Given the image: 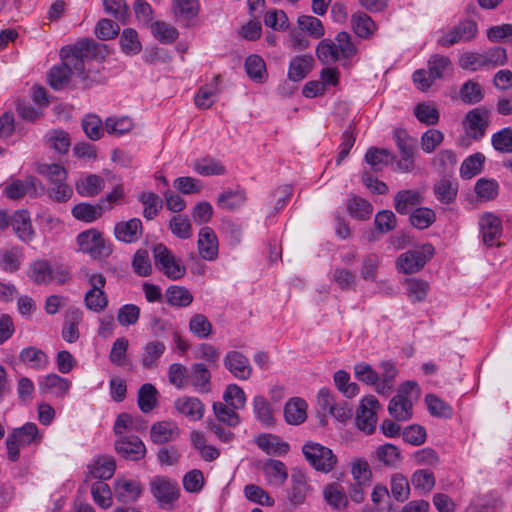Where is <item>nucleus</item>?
<instances>
[{"label":"nucleus","mask_w":512,"mask_h":512,"mask_svg":"<svg viewBox=\"0 0 512 512\" xmlns=\"http://www.w3.org/2000/svg\"><path fill=\"white\" fill-rule=\"evenodd\" d=\"M105 46L90 39H82L74 45L62 47L59 53L61 63L54 65L48 73L49 85L54 90H62L72 81L82 88H89L92 81L85 69V59L96 56Z\"/></svg>","instance_id":"f257e3e1"},{"label":"nucleus","mask_w":512,"mask_h":512,"mask_svg":"<svg viewBox=\"0 0 512 512\" xmlns=\"http://www.w3.org/2000/svg\"><path fill=\"white\" fill-rule=\"evenodd\" d=\"M41 441L42 435L33 422H27L21 427L12 429L5 440L8 459L11 462H17L20 458L21 448L38 445Z\"/></svg>","instance_id":"f03ea898"},{"label":"nucleus","mask_w":512,"mask_h":512,"mask_svg":"<svg viewBox=\"0 0 512 512\" xmlns=\"http://www.w3.org/2000/svg\"><path fill=\"white\" fill-rule=\"evenodd\" d=\"M149 489L159 507L164 510H172L180 496L177 481L168 476L157 475L151 478Z\"/></svg>","instance_id":"7ed1b4c3"},{"label":"nucleus","mask_w":512,"mask_h":512,"mask_svg":"<svg viewBox=\"0 0 512 512\" xmlns=\"http://www.w3.org/2000/svg\"><path fill=\"white\" fill-rule=\"evenodd\" d=\"M156 267L169 279L178 280L185 275L186 268L180 259H177L163 244H156L153 248Z\"/></svg>","instance_id":"20e7f679"},{"label":"nucleus","mask_w":512,"mask_h":512,"mask_svg":"<svg viewBox=\"0 0 512 512\" xmlns=\"http://www.w3.org/2000/svg\"><path fill=\"white\" fill-rule=\"evenodd\" d=\"M302 451L306 460L318 471L329 472L337 463V458L332 450L319 443H306Z\"/></svg>","instance_id":"39448f33"},{"label":"nucleus","mask_w":512,"mask_h":512,"mask_svg":"<svg viewBox=\"0 0 512 512\" xmlns=\"http://www.w3.org/2000/svg\"><path fill=\"white\" fill-rule=\"evenodd\" d=\"M434 254L431 244L401 254L397 259V268L405 274L418 272Z\"/></svg>","instance_id":"423d86ee"},{"label":"nucleus","mask_w":512,"mask_h":512,"mask_svg":"<svg viewBox=\"0 0 512 512\" xmlns=\"http://www.w3.org/2000/svg\"><path fill=\"white\" fill-rule=\"evenodd\" d=\"M77 243L82 252L89 254L95 259L106 258L112 252L101 233L95 229L80 233L77 237Z\"/></svg>","instance_id":"0eeeda50"},{"label":"nucleus","mask_w":512,"mask_h":512,"mask_svg":"<svg viewBox=\"0 0 512 512\" xmlns=\"http://www.w3.org/2000/svg\"><path fill=\"white\" fill-rule=\"evenodd\" d=\"M417 388L415 382L408 381L401 385L397 395H395L388 405L389 414L397 421H407L412 417V402L408 394Z\"/></svg>","instance_id":"6e6552de"},{"label":"nucleus","mask_w":512,"mask_h":512,"mask_svg":"<svg viewBox=\"0 0 512 512\" xmlns=\"http://www.w3.org/2000/svg\"><path fill=\"white\" fill-rule=\"evenodd\" d=\"M477 33L478 27L476 22L465 20L443 32L437 39V43L442 47H450L460 42L472 41Z\"/></svg>","instance_id":"1a4fd4ad"},{"label":"nucleus","mask_w":512,"mask_h":512,"mask_svg":"<svg viewBox=\"0 0 512 512\" xmlns=\"http://www.w3.org/2000/svg\"><path fill=\"white\" fill-rule=\"evenodd\" d=\"M380 408L381 405L374 395L364 397L360 402L356 414L357 427L367 434L374 432L377 422V412Z\"/></svg>","instance_id":"9d476101"},{"label":"nucleus","mask_w":512,"mask_h":512,"mask_svg":"<svg viewBox=\"0 0 512 512\" xmlns=\"http://www.w3.org/2000/svg\"><path fill=\"white\" fill-rule=\"evenodd\" d=\"M479 226L483 243L488 246H501L502 221L493 213H484L479 219Z\"/></svg>","instance_id":"9b49d317"},{"label":"nucleus","mask_w":512,"mask_h":512,"mask_svg":"<svg viewBox=\"0 0 512 512\" xmlns=\"http://www.w3.org/2000/svg\"><path fill=\"white\" fill-rule=\"evenodd\" d=\"M306 476L301 471H293L291 485L287 489V500L292 508H298L306 502L311 493Z\"/></svg>","instance_id":"f8f14e48"},{"label":"nucleus","mask_w":512,"mask_h":512,"mask_svg":"<svg viewBox=\"0 0 512 512\" xmlns=\"http://www.w3.org/2000/svg\"><path fill=\"white\" fill-rule=\"evenodd\" d=\"M116 452L126 460L138 461L145 457L146 447L135 435L121 436L115 441Z\"/></svg>","instance_id":"ddd939ff"},{"label":"nucleus","mask_w":512,"mask_h":512,"mask_svg":"<svg viewBox=\"0 0 512 512\" xmlns=\"http://www.w3.org/2000/svg\"><path fill=\"white\" fill-rule=\"evenodd\" d=\"M224 366L239 380H247L252 374L249 359L239 351H229L224 357Z\"/></svg>","instance_id":"4468645a"},{"label":"nucleus","mask_w":512,"mask_h":512,"mask_svg":"<svg viewBox=\"0 0 512 512\" xmlns=\"http://www.w3.org/2000/svg\"><path fill=\"white\" fill-rule=\"evenodd\" d=\"M465 122L467 134L471 138L479 140L484 136L489 124V113L484 109L475 108L467 113Z\"/></svg>","instance_id":"2eb2a0df"},{"label":"nucleus","mask_w":512,"mask_h":512,"mask_svg":"<svg viewBox=\"0 0 512 512\" xmlns=\"http://www.w3.org/2000/svg\"><path fill=\"white\" fill-rule=\"evenodd\" d=\"M198 252L200 256L207 261H213L218 257V239L215 232L210 227L200 229L197 241Z\"/></svg>","instance_id":"dca6fc26"},{"label":"nucleus","mask_w":512,"mask_h":512,"mask_svg":"<svg viewBox=\"0 0 512 512\" xmlns=\"http://www.w3.org/2000/svg\"><path fill=\"white\" fill-rule=\"evenodd\" d=\"M38 179L34 176H28L24 180H14L5 187V195L12 200H17L25 195L35 197L38 194Z\"/></svg>","instance_id":"f3484780"},{"label":"nucleus","mask_w":512,"mask_h":512,"mask_svg":"<svg viewBox=\"0 0 512 512\" xmlns=\"http://www.w3.org/2000/svg\"><path fill=\"white\" fill-rule=\"evenodd\" d=\"M143 492L140 482L132 479H118L115 486L116 499L124 504L137 502Z\"/></svg>","instance_id":"a211bd4d"},{"label":"nucleus","mask_w":512,"mask_h":512,"mask_svg":"<svg viewBox=\"0 0 512 512\" xmlns=\"http://www.w3.org/2000/svg\"><path fill=\"white\" fill-rule=\"evenodd\" d=\"M174 407L191 421L201 420L204 416V404L196 397L182 396L175 400Z\"/></svg>","instance_id":"6ab92c4d"},{"label":"nucleus","mask_w":512,"mask_h":512,"mask_svg":"<svg viewBox=\"0 0 512 512\" xmlns=\"http://www.w3.org/2000/svg\"><path fill=\"white\" fill-rule=\"evenodd\" d=\"M71 387V382L57 374H48L39 380V389L42 393L53 394L64 398Z\"/></svg>","instance_id":"aec40b11"},{"label":"nucleus","mask_w":512,"mask_h":512,"mask_svg":"<svg viewBox=\"0 0 512 512\" xmlns=\"http://www.w3.org/2000/svg\"><path fill=\"white\" fill-rule=\"evenodd\" d=\"M83 312L77 307H70L65 313V320L62 328V338L68 343H74L79 339L78 325L82 321Z\"/></svg>","instance_id":"412c9836"},{"label":"nucleus","mask_w":512,"mask_h":512,"mask_svg":"<svg viewBox=\"0 0 512 512\" xmlns=\"http://www.w3.org/2000/svg\"><path fill=\"white\" fill-rule=\"evenodd\" d=\"M142 222L138 218L119 222L115 225V237L125 243L136 242L142 235Z\"/></svg>","instance_id":"4be33fe9"},{"label":"nucleus","mask_w":512,"mask_h":512,"mask_svg":"<svg viewBox=\"0 0 512 512\" xmlns=\"http://www.w3.org/2000/svg\"><path fill=\"white\" fill-rule=\"evenodd\" d=\"M314 58L312 55H299L291 58L288 67V79L298 82L304 79L312 70Z\"/></svg>","instance_id":"5701e85b"},{"label":"nucleus","mask_w":512,"mask_h":512,"mask_svg":"<svg viewBox=\"0 0 512 512\" xmlns=\"http://www.w3.org/2000/svg\"><path fill=\"white\" fill-rule=\"evenodd\" d=\"M380 372L376 392L380 395L387 396L394 388V381L398 375L396 366L391 361H382L379 364Z\"/></svg>","instance_id":"b1692460"},{"label":"nucleus","mask_w":512,"mask_h":512,"mask_svg":"<svg viewBox=\"0 0 512 512\" xmlns=\"http://www.w3.org/2000/svg\"><path fill=\"white\" fill-rule=\"evenodd\" d=\"M189 382L199 393L211 390V373L203 363H194L189 372Z\"/></svg>","instance_id":"393cba45"},{"label":"nucleus","mask_w":512,"mask_h":512,"mask_svg":"<svg viewBox=\"0 0 512 512\" xmlns=\"http://www.w3.org/2000/svg\"><path fill=\"white\" fill-rule=\"evenodd\" d=\"M19 359L25 365L37 371L45 370L49 363L46 353L34 346L22 349L19 354Z\"/></svg>","instance_id":"a878e982"},{"label":"nucleus","mask_w":512,"mask_h":512,"mask_svg":"<svg viewBox=\"0 0 512 512\" xmlns=\"http://www.w3.org/2000/svg\"><path fill=\"white\" fill-rule=\"evenodd\" d=\"M179 436V428L171 421H160L151 427V440L163 444L175 440Z\"/></svg>","instance_id":"bb28decb"},{"label":"nucleus","mask_w":512,"mask_h":512,"mask_svg":"<svg viewBox=\"0 0 512 512\" xmlns=\"http://www.w3.org/2000/svg\"><path fill=\"white\" fill-rule=\"evenodd\" d=\"M422 202L423 196L418 190H401L394 196V207L400 214H407Z\"/></svg>","instance_id":"cd10ccee"},{"label":"nucleus","mask_w":512,"mask_h":512,"mask_svg":"<svg viewBox=\"0 0 512 512\" xmlns=\"http://www.w3.org/2000/svg\"><path fill=\"white\" fill-rule=\"evenodd\" d=\"M307 403L301 398L289 400L284 408V417L288 424L299 425L307 418Z\"/></svg>","instance_id":"c85d7f7f"},{"label":"nucleus","mask_w":512,"mask_h":512,"mask_svg":"<svg viewBox=\"0 0 512 512\" xmlns=\"http://www.w3.org/2000/svg\"><path fill=\"white\" fill-rule=\"evenodd\" d=\"M104 179L96 174H89L79 179L75 188L79 195L83 197H93L99 194L104 188Z\"/></svg>","instance_id":"c756f323"},{"label":"nucleus","mask_w":512,"mask_h":512,"mask_svg":"<svg viewBox=\"0 0 512 512\" xmlns=\"http://www.w3.org/2000/svg\"><path fill=\"white\" fill-rule=\"evenodd\" d=\"M219 93V75H215L211 83L201 87L195 95V104L198 108L208 109L210 108Z\"/></svg>","instance_id":"7c9ffc66"},{"label":"nucleus","mask_w":512,"mask_h":512,"mask_svg":"<svg viewBox=\"0 0 512 512\" xmlns=\"http://www.w3.org/2000/svg\"><path fill=\"white\" fill-rule=\"evenodd\" d=\"M12 226L20 240L30 242L34 238V230L27 211H17L12 217Z\"/></svg>","instance_id":"2f4dec72"},{"label":"nucleus","mask_w":512,"mask_h":512,"mask_svg":"<svg viewBox=\"0 0 512 512\" xmlns=\"http://www.w3.org/2000/svg\"><path fill=\"white\" fill-rule=\"evenodd\" d=\"M255 442L267 454L283 455L289 450V445L273 434H261L256 438Z\"/></svg>","instance_id":"473e14b6"},{"label":"nucleus","mask_w":512,"mask_h":512,"mask_svg":"<svg viewBox=\"0 0 512 512\" xmlns=\"http://www.w3.org/2000/svg\"><path fill=\"white\" fill-rule=\"evenodd\" d=\"M166 302L175 307H187L193 301V295L191 292L183 287L172 285L165 291Z\"/></svg>","instance_id":"72a5a7b5"},{"label":"nucleus","mask_w":512,"mask_h":512,"mask_svg":"<svg viewBox=\"0 0 512 512\" xmlns=\"http://www.w3.org/2000/svg\"><path fill=\"white\" fill-rule=\"evenodd\" d=\"M246 193L243 189L226 190L217 198L218 207L225 210H235L246 202Z\"/></svg>","instance_id":"f704fd0d"},{"label":"nucleus","mask_w":512,"mask_h":512,"mask_svg":"<svg viewBox=\"0 0 512 512\" xmlns=\"http://www.w3.org/2000/svg\"><path fill=\"white\" fill-rule=\"evenodd\" d=\"M29 277L38 285L47 284L55 278L50 263L44 259L36 260L31 264Z\"/></svg>","instance_id":"c9c22d12"},{"label":"nucleus","mask_w":512,"mask_h":512,"mask_svg":"<svg viewBox=\"0 0 512 512\" xmlns=\"http://www.w3.org/2000/svg\"><path fill=\"white\" fill-rule=\"evenodd\" d=\"M263 471L268 481L274 485H282L288 478V472L283 462L270 459L265 462Z\"/></svg>","instance_id":"e433bc0d"},{"label":"nucleus","mask_w":512,"mask_h":512,"mask_svg":"<svg viewBox=\"0 0 512 512\" xmlns=\"http://www.w3.org/2000/svg\"><path fill=\"white\" fill-rule=\"evenodd\" d=\"M245 70L254 82L263 83L267 78L266 64L259 55L253 54L246 58Z\"/></svg>","instance_id":"4c0bfd02"},{"label":"nucleus","mask_w":512,"mask_h":512,"mask_svg":"<svg viewBox=\"0 0 512 512\" xmlns=\"http://www.w3.org/2000/svg\"><path fill=\"white\" fill-rule=\"evenodd\" d=\"M316 55L324 64H332L342 60L335 40L323 39L316 47Z\"/></svg>","instance_id":"58836bf2"},{"label":"nucleus","mask_w":512,"mask_h":512,"mask_svg":"<svg viewBox=\"0 0 512 512\" xmlns=\"http://www.w3.org/2000/svg\"><path fill=\"white\" fill-rule=\"evenodd\" d=\"M351 26L354 33L364 39L369 38L375 30L374 21L364 12H357L352 15Z\"/></svg>","instance_id":"ea45409f"},{"label":"nucleus","mask_w":512,"mask_h":512,"mask_svg":"<svg viewBox=\"0 0 512 512\" xmlns=\"http://www.w3.org/2000/svg\"><path fill=\"white\" fill-rule=\"evenodd\" d=\"M253 411L256 419L265 427L274 425L273 411L265 397L258 395L253 399Z\"/></svg>","instance_id":"a19ab883"},{"label":"nucleus","mask_w":512,"mask_h":512,"mask_svg":"<svg viewBox=\"0 0 512 512\" xmlns=\"http://www.w3.org/2000/svg\"><path fill=\"white\" fill-rule=\"evenodd\" d=\"M105 208L106 207L99 203L97 205L80 203L73 207L72 215L78 220L90 223L100 218L102 216V211L105 210Z\"/></svg>","instance_id":"79ce46f5"},{"label":"nucleus","mask_w":512,"mask_h":512,"mask_svg":"<svg viewBox=\"0 0 512 512\" xmlns=\"http://www.w3.org/2000/svg\"><path fill=\"white\" fill-rule=\"evenodd\" d=\"M157 389L150 383L143 384L138 391V406L143 413L151 412L157 405Z\"/></svg>","instance_id":"37998d69"},{"label":"nucleus","mask_w":512,"mask_h":512,"mask_svg":"<svg viewBox=\"0 0 512 512\" xmlns=\"http://www.w3.org/2000/svg\"><path fill=\"white\" fill-rule=\"evenodd\" d=\"M45 138L48 146L59 154L67 153L71 146L70 135L64 130L49 131Z\"/></svg>","instance_id":"c03bdc74"},{"label":"nucleus","mask_w":512,"mask_h":512,"mask_svg":"<svg viewBox=\"0 0 512 512\" xmlns=\"http://www.w3.org/2000/svg\"><path fill=\"white\" fill-rule=\"evenodd\" d=\"M115 468L114 459L104 456L94 461L90 468V473L95 479L107 480L114 475Z\"/></svg>","instance_id":"a18cd8bd"},{"label":"nucleus","mask_w":512,"mask_h":512,"mask_svg":"<svg viewBox=\"0 0 512 512\" xmlns=\"http://www.w3.org/2000/svg\"><path fill=\"white\" fill-rule=\"evenodd\" d=\"M81 126L85 135L92 141L101 139L106 131L102 120L95 114L86 115L81 121Z\"/></svg>","instance_id":"49530a36"},{"label":"nucleus","mask_w":512,"mask_h":512,"mask_svg":"<svg viewBox=\"0 0 512 512\" xmlns=\"http://www.w3.org/2000/svg\"><path fill=\"white\" fill-rule=\"evenodd\" d=\"M104 125L108 134L119 137L128 133L133 128V121L127 116H111L106 118Z\"/></svg>","instance_id":"de8ad7c7"},{"label":"nucleus","mask_w":512,"mask_h":512,"mask_svg":"<svg viewBox=\"0 0 512 512\" xmlns=\"http://www.w3.org/2000/svg\"><path fill=\"white\" fill-rule=\"evenodd\" d=\"M324 498L334 509L344 508L348 504L345 490L338 483H332L325 488Z\"/></svg>","instance_id":"09e8293b"},{"label":"nucleus","mask_w":512,"mask_h":512,"mask_svg":"<svg viewBox=\"0 0 512 512\" xmlns=\"http://www.w3.org/2000/svg\"><path fill=\"white\" fill-rule=\"evenodd\" d=\"M411 483L421 494H428L435 486V476L433 472L426 469L416 470L412 475Z\"/></svg>","instance_id":"8fccbe9b"},{"label":"nucleus","mask_w":512,"mask_h":512,"mask_svg":"<svg viewBox=\"0 0 512 512\" xmlns=\"http://www.w3.org/2000/svg\"><path fill=\"white\" fill-rule=\"evenodd\" d=\"M451 66L452 62L449 57L441 54L431 55L427 62L429 74L435 80L442 79Z\"/></svg>","instance_id":"3c124183"},{"label":"nucleus","mask_w":512,"mask_h":512,"mask_svg":"<svg viewBox=\"0 0 512 512\" xmlns=\"http://www.w3.org/2000/svg\"><path fill=\"white\" fill-rule=\"evenodd\" d=\"M406 288L408 298L412 303L423 302L430 290L428 282L418 278L407 279Z\"/></svg>","instance_id":"603ef678"},{"label":"nucleus","mask_w":512,"mask_h":512,"mask_svg":"<svg viewBox=\"0 0 512 512\" xmlns=\"http://www.w3.org/2000/svg\"><path fill=\"white\" fill-rule=\"evenodd\" d=\"M347 209L349 214L358 220L369 219L373 212V207L367 200L356 196L348 200Z\"/></svg>","instance_id":"864d4df0"},{"label":"nucleus","mask_w":512,"mask_h":512,"mask_svg":"<svg viewBox=\"0 0 512 512\" xmlns=\"http://www.w3.org/2000/svg\"><path fill=\"white\" fill-rule=\"evenodd\" d=\"M484 162L485 156L482 153H475L467 157L460 167L461 177L464 179H471L476 176L482 171Z\"/></svg>","instance_id":"5fc2aeb1"},{"label":"nucleus","mask_w":512,"mask_h":512,"mask_svg":"<svg viewBox=\"0 0 512 512\" xmlns=\"http://www.w3.org/2000/svg\"><path fill=\"white\" fill-rule=\"evenodd\" d=\"M235 410L226 403L215 402L213 404V411L217 420L230 427H235L240 423L239 415Z\"/></svg>","instance_id":"6e6d98bb"},{"label":"nucleus","mask_w":512,"mask_h":512,"mask_svg":"<svg viewBox=\"0 0 512 512\" xmlns=\"http://www.w3.org/2000/svg\"><path fill=\"white\" fill-rule=\"evenodd\" d=\"M165 345L160 341L148 342L143 349L141 364L144 368L153 367L158 359L163 355Z\"/></svg>","instance_id":"4d7b16f0"},{"label":"nucleus","mask_w":512,"mask_h":512,"mask_svg":"<svg viewBox=\"0 0 512 512\" xmlns=\"http://www.w3.org/2000/svg\"><path fill=\"white\" fill-rule=\"evenodd\" d=\"M121 50L127 55H136L141 51V43L138 39L137 32L132 28H126L120 36Z\"/></svg>","instance_id":"13d9d810"},{"label":"nucleus","mask_w":512,"mask_h":512,"mask_svg":"<svg viewBox=\"0 0 512 512\" xmlns=\"http://www.w3.org/2000/svg\"><path fill=\"white\" fill-rule=\"evenodd\" d=\"M169 229L173 235L180 239H189L192 236L191 221L182 214L175 215L170 219Z\"/></svg>","instance_id":"bf43d9fd"},{"label":"nucleus","mask_w":512,"mask_h":512,"mask_svg":"<svg viewBox=\"0 0 512 512\" xmlns=\"http://www.w3.org/2000/svg\"><path fill=\"white\" fill-rule=\"evenodd\" d=\"M139 201L144 205L143 216L147 220L154 219L162 208V200L153 192H143L139 196Z\"/></svg>","instance_id":"052dcab7"},{"label":"nucleus","mask_w":512,"mask_h":512,"mask_svg":"<svg viewBox=\"0 0 512 512\" xmlns=\"http://www.w3.org/2000/svg\"><path fill=\"white\" fill-rule=\"evenodd\" d=\"M194 170L202 176L223 175L225 167L213 158H201L195 161Z\"/></svg>","instance_id":"680f3d73"},{"label":"nucleus","mask_w":512,"mask_h":512,"mask_svg":"<svg viewBox=\"0 0 512 512\" xmlns=\"http://www.w3.org/2000/svg\"><path fill=\"white\" fill-rule=\"evenodd\" d=\"M189 329L199 339H206L212 333V324L203 314H194L189 321Z\"/></svg>","instance_id":"e2e57ef3"},{"label":"nucleus","mask_w":512,"mask_h":512,"mask_svg":"<svg viewBox=\"0 0 512 512\" xmlns=\"http://www.w3.org/2000/svg\"><path fill=\"white\" fill-rule=\"evenodd\" d=\"M153 36L162 43H172L178 37V31L168 23L156 21L150 25Z\"/></svg>","instance_id":"0e129e2a"},{"label":"nucleus","mask_w":512,"mask_h":512,"mask_svg":"<svg viewBox=\"0 0 512 512\" xmlns=\"http://www.w3.org/2000/svg\"><path fill=\"white\" fill-rule=\"evenodd\" d=\"M21 258V250L18 248L2 250L0 252V266L4 271L13 273L19 269Z\"/></svg>","instance_id":"69168bd1"},{"label":"nucleus","mask_w":512,"mask_h":512,"mask_svg":"<svg viewBox=\"0 0 512 512\" xmlns=\"http://www.w3.org/2000/svg\"><path fill=\"white\" fill-rule=\"evenodd\" d=\"M297 23H298V26L301 29V31L307 32L313 38H316V39L321 38L325 33L322 22L314 16H310V15L299 16Z\"/></svg>","instance_id":"338daca9"},{"label":"nucleus","mask_w":512,"mask_h":512,"mask_svg":"<svg viewBox=\"0 0 512 512\" xmlns=\"http://www.w3.org/2000/svg\"><path fill=\"white\" fill-rule=\"evenodd\" d=\"M491 144L500 153H512V128L506 127L494 133Z\"/></svg>","instance_id":"774afa93"}]
</instances>
